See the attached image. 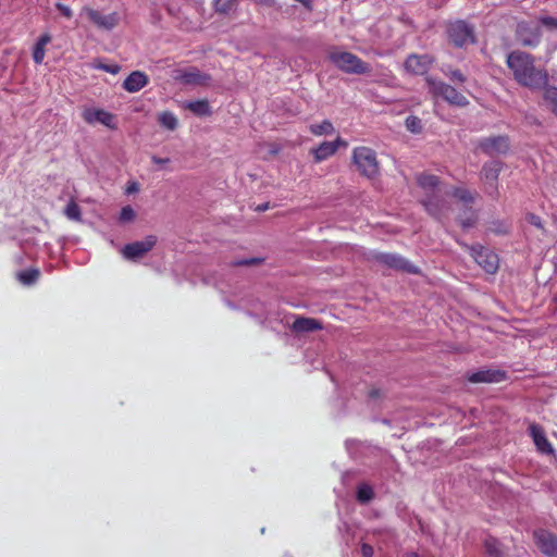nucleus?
<instances>
[{
	"instance_id": "f257e3e1",
	"label": "nucleus",
	"mask_w": 557,
	"mask_h": 557,
	"mask_svg": "<svg viewBox=\"0 0 557 557\" xmlns=\"http://www.w3.org/2000/svg\"><path fill=\"white\" fill-rule=\"evenodd\" d=\"M417 183L423 190L421 203L426 212L438 221L447 218L451 210L450 203L446 197H453L462 203V212L458 215V222L463 228L474 226L478 220L476 211L472 208V203L476 198V193L462 187H454L450 189L441 186L440 178L433 174H419Z\"/></svg>"
},
{
	"instance_id": "f03ea898",
	"label": "nucleus",
	"mask_w": 557,
	"mask_h": 557,
	"mask_svg": "<svg viewBox=\"0 0 557 557\" xmlns=\"http://www.w3.org/2000/svg\"><path fill=\"white\" fill-rule=\"evenodd\" d=\"M507 65L515 79L529 88L540 89L548 83V74L534 65L533 58L523 51H512L507 57Z\"/></svg>"
},
{
	"instance_id": "7ed1b4c3",
	"label": "nucleus",
	"mask_w": 557,
	"mask_h": 557,
	"mask_svg": "<svg viewBox=\"0 0 557 557\" xmlns=\"http://www.w3.org/2000/svg\"><path fill=\"white\" fill-rule=\"evenodd\" d=\"M330 61L341 71L352 74H364L370 67L357 55L342 50H331L329 52Z\"/></svg>"
},
{
	"instance_id": "20e7f679",
	"label": "nucleus",
	"mask_w": 557,
	"mask_h": 557,
	"mask_svg": "<svg viewBox=\"0 0 557 557\" xmlns=\"http://www.w3.org/2000/svg\"><path fill=\"white\" fill-rule=\"evenodd\" d=\"M352 162L359 173L369 178L379 173V162L374 150L368 147H357L352 151Z\"/></svg>"
},
{
	"instance_id": "39448f33",
	"label": "nucleus",
	"mask_w": 557,
	"mask_h": 557,
	"mask_svg": "<svg viewBox=\"0 0 557 557\" xmlns=\"http://www.w3.org/2000/svg\"><path fill=\"white\" fill-rule=\"evenodd\" d=\"M426 84L433 96L441 97L453 106L466 107L469 104L468 99L462 94L444 82L428 77Z\"/></svg>"
},
{
	"instance_id": "423d86ee",
	"label": "nucleus",
	"mask_w": 557,
	"mask_h": 557,
	"mask_svg": "<svg viewBox=\"0 0 557 557\" xmlns=\"http://www.w3.org/2000/svg\"><path fill=\"white\" fill-rule=\"evenodd\" d=\"M470 252L475 262L488 274H494L498 270L499 267V259L498 256L481 246V245H474L470 247Z\"/></svg>"
},
{
	"instance_id": "0eeeda50",
	"label": "nucleus",
	"mask_w": 557,
	"mask_h": 557,
	"mask_svg": "<svg viewBox=\"0 0 557 557\" xmlns=\"http://www.w3.org/2000/svg\"><path fill=\"white\" fill-rule=\"evenodd\" d=\"M448 36L450 41L459 48L474 42L473 27L463 21L451 23L448 27Z\"/></svg>"
},
{
	"instance_id": "6e6552de",
	"label": "nucleus",
	"mask_w": 557,
	"mask_h": 557,
	"mask_svg": "<svg viewBox=\"0 0 557 557\" xmlns=\"http://www.w3.org/2000/svg\"><path fill=\"white\" fill-rule=\"evenodd\" d=\"M374 260L380 264L393 270L412 274L418 273V268L416 265L396 253L377 252L374 255Z\"/></svg>"
},
{
	"instance_id": "1a4fd4ad",
	"label": "nucleus",
	"mask_w": 557,
	"mask_h": 557,
	"mask_svg": "<svg viewBox=\"0 0 557 557\" xmlns=\"http://www.w3.org/2000/svg\"><path fill=\"white\" fill-rule=\"evenodd\" d=\"M517 39L523 46H536L540 42L541 30L539 22L525 21L517 25Z\"/></svg>"
},
{
	"instance_id": "9d476101",
	"label": "nucleus",
	"mask_w": 557,
	"mask_h": 557,
	"mask_svg": "<svg viewBox=\"0 0 557 557\" xmlns=\"http://www.w3.org/2000/svg\"><path fill=\"white\" fill-rule=\"evenodd\" d=\"M537 548L547 557H557V536L548 530L539 529L533 532Z\"/></svg>"
},
{
	"instance_id": "9b49d317",
	"label": "nucleus",
	"mask_w": 557,
	"mask_h": 557,
	"mask_svg": "<svg viewBox=\"0 0 557 557\" xmlns=\"http://www.w3.org/2000/svg\"><path fill=\"white\" fill-rule=\"evenodd\" d=\"M433 58L430 54H410L404 63L405 70L412 75H424L430 70Z\"/></svg>"
},
{
	"instance_id": "f8f14e48",
	"label": "nucleus",
	"mask_w": 557,
	"mask_h": 557,
	"mask_svg": "<svg viewBox=\"0 0 557 557\" xmlns=\"http://www.w3.org/2000/svg\"><path fill=\"white\" fill-rule=\"evenodd\" d=\"M479 147L491 157L505 154L509 150V139L506 136L486 137L480 140Z\"/></svg>"
},
{
	"instance_id": "ddd939ff",
	"label": "nucleus",
	"mask_w": 557,
	"mask_h": 557,
	"mask_svg": "<svg viewBox=\"0 0 557 557\" xmlns=\"http://www.w3.org/2000/svg\"><path fill=\"white\" fill-rule=\"evenodd\" d=\"M156 243L154 236H148L144 240L127 244L122 250L123 257L127 260H136L150 251Z\"/></svg>"
},
{
	"instance_id": "4468645a",
	"label": "nucleus",
	"mask_w": 557,
	"mask_h": 557,
	"mask_svg": "<svg viewBox=\"0 0 557 557\" xmlns=\"http://www.w3.org/2000/svg\"><path fill=\"white\" fill-rule=\"evenodd\" d=\"M82 115L84 121L88 124L99 123L111 129L116 127L114 115L106 110L98 108H86Z\"/></svg>"
},
{
	"instance_id": "2eb2a0df",
	"label": "nucleus",
	"mask_w": 557,
	"mask_h": 557,
	"mask_svg": "<svg viewBox=\"0 0 557 557\" xmlns=\"http://www.w3.org/2000/svg\"><path fill=\"white\" fill-rule=\"evenodd\" d=\"M505 377L504 371L494 369H480L467 374V379L471 383H498L504 381Z\"/></svg>"
},
{
	"instance_id": "dca6fc26",
	"label": "nucleus",
	"mask_w": 557,
	"mask_h": 557,
	"mask_svg": "<svg viewBox=\"0 0 557 557\" xmlns=\"http://www.w3.org/2000/svg\"><path fill=\"white\" fill-rule=\"evenodd\" d=\"M87 17L90 22L103 29H112L114 28L120 21V16L116 12L110 14H102L98 10L87 9L86 10Z\"/></svg>"
},
{
	"instance_id": "f3484780",
	"label": "nucleus",
	"mask_w": 557,
	"mask_h": 557,
	"mask_svg": "<svg viewBox=\"0 0 557 557\" xmlns=\"http://www.w3.org/2000/svg\"><path fill=\"white\" fill-rule=\"evenodd\" d=\"M174 79L185 85H205L210 79V76L201 73L196 67H190L175 71Z\"/></svg>"
},
{
	"instance_id": "a211bd4d",
	"label": "nucleus",
	"mask_w": 557,
	"mask_h": 557,
	"mask_svg": "<svg viewBox=\"0 0 557 557\" xmlns=\"http://www.w3.org/2000/svg\"><path fill=\"white\" fill-rule=\"evenodd\" d=\"M339 146L346 147L347 143L341 138H337L334 141H323L319 147L312 149L311 152L314 157V160L317 162H321L333 156Z\"/></svg>"
},
{
	"instance_id": "6ab92c4d",
	"label": "nucleus",
	"mask_w": 557,
	"mask_h": 557,
	"mask_svg": "<svg viewBox=\"0 0 557 557\" xmlns=\"http://www.w3.org/2000/svg\"><path fill=\"white\" fill-rule=\"evenodd\" d=\"M345 445L348 454L354 459L363 458L377 451V448L355 440L346 441Z\"/></svg>"
},
{
	"instance_id": "aec40b11",
	"label": "nucleus",
	"mask_w": 557,
	"mask_h": 557,
	"mask_svg": "<svg viewBox=\"0 0 557 557\" xmlns=\"http://www.w3.org/2000/svg\"><path fill=\"white\" fill-rule=\"evenodd\" d=\"M149 83L148 76L141 71L132 72L124 81L123 88L128 92H137Z\"/></svg>"
},
{
	"instance_id": "412c9836",
	"label": "nucleus",
	"mask_w": 557,
	"mask_h": 557,
	"mask_svg": "<svg viewBox=\"0 0 557 557\" xmlns=\"http://www.w3.org/2000/svg\"><path fill=\"white\" fill-rule=\"evenodd\" d=\"M530 434L533 438V442L537 448V450L545 455L554 454V449L547 437L545 436L544 431L541 426L532 424L530 426Z\"/></svg>"
},
{
	"instance_id": "4be33fe9",
	"label": "nucleus",
	"mask_w": 557,
	"mask_h": 557,
	"mask_svg": "<svg viewBox=\"0 0 557 557\" xmlns=\"http://www.w3.org/2000/svg\"><path fill=\"white\" fill-rule=\"evenodd\" d=\"M52 40V36L49 33H45L38 37L36 40L34 47H33V61L36 64H41L44 62L45 55H46V47L49 45Z\"/></svg>"
},
{
	"instance_id": "5701e85b",
	"label": "nucleus",
	"mask_w": 557,
	"mask_h": 557,
	"mask_svg": "<svg viewBox=\"0 0 557 557\" xmlns=\"http://www.w3.org/2000/svg\"><path fill=\"white\" fill-rule=\"evenodd\" d=\"M542 88L544 89L543 106L557 116V87L546 84Z\"/></svg>"
},
{
	"instance_id": "b1692460",
	"label": "nucleus",
	"mask_w": 557,
	"mask_h": 557,
	"mask_svg": "<svg viewBox=\"0 0 557 557\" xmlns=\"http://www.w3.org/2000/svg\"><path fill=\"white\" fill-rule=\"evenodd\" d=\"M322 329L320 322L311 318H298L293 323V330L299 333L313 332Z\"/></svg>"
},
{
	"instance_id": "393cba45",
	"label": "nucleus",
	"mask_w": 557,
	"mask_h": 557,
	"mask_svg": "<svg viewBox=\"0 0 557 557\" xmlns=\"http://www.w3.org/2000/svg\"><path fill=\"white\" fill-rule=\"evenodd\" d=\"M502 166L503 164L499 161L494 160L486 162L482 168L481 175L486 182H496L502 171Z\"/></svg>"
},
{
	"instance_id": "a878e982",
	"label": "nucleus",
	"mask_w": 557,
	"mask_h": 557,
	"mask_svg": "<svg viewBox=\"0 0 557 557\" xmlns=\"http://www.w3.org/2000/svg\"><path fill=\"white\" fill-rule=\"evenodd\" d=\"M343 484H354V487H374V483L360 479V473L357 471H348L343 474Z\"/></svg>"
},
{
	"instance_id": "bb28decb",
	"label": "nucleus",
	"mask_w": 557,
	"mask_h": 557,
	"mask_svg": "<svg viewBox=\"0 0 557 557\" xmlns=\"http://www.w3.org/2000/svg\"><path fill=\"white\" fill-rule=\"evenodd\" d=\"M184 107L199 116L211 114L210 106L206 100L189 101L186 102Z\"/></svg>"
},
{
	"instance_id": "cd10ccee",
	"label": "nucleus",
	"mask_w": 557,
	"mask_h": 557,
	"mask_svg": "<svg viewBox=\"0 0 557 557\" xmlns=\"http://www.w3.org/2000/svg\"><path fill=\"white\" fill-rule=\"evenodd\" d=\"M484 550L488 557H503L500 543L495 537H487L484 541Z\"/></svg>"
},
{
	"instance_id": "c85d7f7f",
	"label": "nucleus",
	"mask_w": 557,
	"mask_h": 557,
	"mask_svg": "<svg viewBox=\"0 0 557 557\" xmlns=\"http://www.w3.org/2000/svg\"><path fill=\"white\" fill-rule=\"evenodd\" d=\"M158 122L161 126L170 131H174L178 124L176 116L169 111L161 112L158 115Z\"/></svg>"
},
{
	"instance_id": "c756f323",
	"label": "nucleus",
	"mask_w": 557,
	"mask_h": 557,
	"mask_svg": "<svg viewBox=\"0 0 557 557\" xmlns=\"http://www.w3.org/2000/svg\"><path fill=\"white\" fill-rule=\"evenodd\" d=\"M39 277V271L37 269H28L17 273L18 281L24 285H32Z\"/></svg>"
},
{
	"instance_id": "7c9ffc66",
	"label": "nucleus",
	"mask_w": 557,
	"mask_h": 557,
	"mask_svg": "<svg viewBox=\"0 0 557 557\" xmlns=\"http://www.w3.org/2000/svg\"><path fill=\"white\" fill-rule=\"evenodd\" d=\"M64 214L69 220H72V221H81V219H82L81 208L74 200H71L66 205V207L64 209Z\"/></svg>"
},
{
	"instance_id": "2f4dec72",
	"label": "nucleus",
	"mask_w": 557,
	"mask_h": 557,
	"mask_svg": "<svg viewBox=\"0 0 557 557\" xmlns=\"http://www.w3.org/2000/svg\"><path fill=\"white\" fill-rule=\"evenodd\" d=\"M237 5V0H215L214 9L218 13L227 14Z\"/></svg>"
},
{
	"instance_id": "473e14b6",
	"label": "nucleus",
	"mask_w": 557,
	"mask_h": 557,
	"mask_svg": "<svg viewBox=\"0 0 557 557\" xmlns=\"http://www.w3.org/2000/svg\"><path fill=\"white\" fill-rule=\"evenodd\" d=\"M333 131H334V127H333L332 123L327 120L323 121L320 124L310 125V132L313 135H318V136L324 135V134H331V133H333Z\"/></svg>"
},
{
	"instance_id": "72a5a7b5",
	"label": "nucleus",
	"mask_w": 557,
	"mask_h": 557,
	"mask_svg": "<svg viewBox=\"0 0 557 557\" xmlns=\"http://www.w3.org/2000/svg\"><path fill=\"white\" fill-rule=\"evenodd\" d=\"M406 127L413 134H419L422 131V122L418 116L410 115L406 119Z\"/></svg>"
},
{
	"instance_id": "f704fd0d",
	"label": "nucleus",
	"mask_w": 557,
	"mask_h": 557,
	"mask_svg": "<svg viewBox=\"0 0 557 557\" xmlns=\"http://www.w3.org/2000/svg\"><path fill=\"white\" fill-rule=\"evenodd\" d=\"M92 67L97 70H102L113 75L117 74L121 71V66L119 64H104L101 62L94 63Z\"/></svg>"
},
{
	"instance_id": "c9c22d12",
	"label": "nucleus",
	"mask_w": 557,
	"mask_h": 557,
	"mask_svg": "<svg viewBox=\"0 0 557 557\" xmlns=\"http://www.w3.org/2000/svg\"><path fill=\"white\" fill-rule=\"evenodd\" d=\"M134 218H135V211L131 206H125L122 208V210L120 212V218H119V220L122 223L131 222L134 220Z\"/></svg>"
},
{
	"instance_id": "e433bc0d",
	"label": "nucleus",
	"mask_w": 557,
	"mask_h": 557,
	"mask_svg": "<svg viewBox=\"0 0 557 557\" xmlns=\"http://www.w3.org/2000/svg\"><path fill=\"white\" fill-rule=\"evenodd\" d=\"M374 497V490H357V500L367 504Z\"/></svg>"
},
{
	"instance_id": "4c0bfd02",
	"label": "nucleus",
	"mask_w": 557,
	"mask_h": 557,
	"mask_svg": "<svg viewBox=\"0 0 557 557\" xmlns=\"http://www.w3.org/2000/svg\"><path fill=\"white\" fill-rule=\"evenodd\" d=\"M444 74L450 78V81L453 82H457V83H465L466 82V76L459 71V70H449V71H445L444 70Z\"/></svg>"
},
{
	"instance_id": "58836bf2",
	"label": "nucleus",
	"mask_w": 557,
	"mask_h": 557,
	"mask_svg": "<svg viewBox=\"0 0 557 557\" xmlns=\"http://www.w3.org/2000/svg\"><path fill=\"white\" fill-rule=\"evenodd\" d=\"M537 22L547 28H557V17L542 16Z\"/></svg>"
},
{
	"instance_id": "ea45409f",
	"label": "nucleus",
	"mask_w": 557,
	"mask_h": 557,
	"mask_svg": "<svg viewBox=\"0 0 557 557\" xmlns=\"http://www.w3.org/2000/svg\"><path fill=\"white\" fill-rule=\"evenodd\" d=\"M55 8L58 11L66 18H71L73 15V12L70 7L63 4V3H57Z\"/></svg>"
},
{
	"instance_id": "a19ab883",
	"label": "nucleus",
	"mask_w": 557,
	"mask_h": 557,
	"mask_svg": "<svg viewBox=\"0 0 557 557\" xmlns=\"http://www.w3.org/2000/svg\"><path fill=\"white\" fill-rule=\"evenodd\" d=\"M527 221H528L530 224H532V225H534L535 227H537V228H542V227H543L542 220H541V218H540L539 215H536V214L529 213V214L527 215Z\"/></svg>"
},
{
	"instance_id": "79ce46f5",
	"label": "nucleus",
	"mask_w": 557,
	"mask_h": 557,
	"mask_svg": "<svg viewBox=\"0 0 557 557\" xmlns=\"http://www.w3.org/2000/svg\"><path fill=\"white\" fill-rule=\"evenodd\" d=\"M361 555L362 557H373L374 549L370 544L363 543L361 545Z\"/></svg>"
},
{
	"instance_id": "37998d69",
	"label": "nucleus",
	"mask_w": 557,
	"mask_h": 557,
	"mask_svg": "<svg viewBox=\"0 0 557 557\" xmlns=\"http://www.w3.org/2000/svg\"><path fill=\"white\" fill-rule=\"evenodd\" d=\"M151 161L157 164V165H160V166H163L165 164H168L170 162V159L169 158H160V157H157V156H152L151 157Z\"/></svg>"
},
{
	"instance_id": "c03bdc74",
	"label": "nucleus",
	"mask_w": 557,
	"mask_h": 557,
	"mask_svg": "<svg viewBox=\"0 0 557 557\" xmlns=\"http://www.w3.org/2000/svg\"><path fill=\"white\" fill-rule=\"evenodd\" d=\"M256 262V259H244V260H239V261H236L235 264L236 265H247V264H252Z\"/></svg>"
},
{
	"instance_id": "a18cd8bd",
	"label": "nucleus",
	"mask_w": 557,
	"mask_h": 557,
	"mask_svg": "<svg viewBox=\"0 0 557 557\" xmlns=\"http://www.w3.org/2000/svg\"><path fill=\"white\" fill-rule=\"evenodd\" d=\"M401 557H423L421 555H419L418 553L416 552H406L401 555Z\"/></svg>"
},
{
	"instance_id": "49530a36",
	"label": "nucleus",
	"mask_w": 557,
	"mask_h": 557,
	"mask_svg": "<svg viewBox=\"0 0 557 557\" xmlns=\"http://www.w3.org/2000/svg\"><path fill=\"white\" fill-rule=\"evenodd\" d=\"M508 228L506 225H503L499 228L494 230L496 233H507Z\"/></svg>"
},
{
	"instance_id": "de8ad7c7",
	"label": "nucleus",
	"mask_w": 557,
	"mask_h": 557,
	"mask_svg": "<svg viewBox=\"0 0 557 557\" xmlns=\"http://www.w3.org/2000/svg\"><path fill=\"white\" fill-rule=\"evenodd\" d=\"M259 3L265 4V5H272L274 0H256Z\"/></svg>"
},
{
	"instance_id": "09e8293b",
	"label": "nucleus",
	"mask_w": 557,
	"mask_h": 557,
	"mask_svg": "<svg viewBox=\"0 0 557 557\" xmlns=\"http://www.w3.org/2000/svg\"><path fill=\"white\" fill-rule=\"evenodd\" d=\"M268 208H269V205H268V203H264V205L258 206L257 210H259V211H265Z\"/></svg>"
},
{
	"instance_id": "8fccbe9b",
	"label": "nucleus",
	"mask_w": 557,
	"mask_h": 557,
	"mask_svg": "<svg viewBox=\"0 0 557 557\" xmlns=\"http://www.w3.org/2000/svg\"><path fill=\"white\" fill-rule=\"evenodd\" d=\"M136 190H137V186H136V184H133L132 186L128 187L127 193H133Z\"/></svg>"
},
{
	"instance_id": "3c124183",
	"label": "nucleus",
	"mask_w": 557,
	"mask_h": 557,
	"mask_svg": "<svg viewBox=\"0 0 557 557\" xmlns=\"http://www.w3.org/2000/svg\"><path fill=\"white\" fill-rule=\"evenodd\" d=\"M376 395H377L376 391H372L371 394H370L371 397H375Z\"/></svg>"
}]
</instances>
